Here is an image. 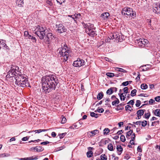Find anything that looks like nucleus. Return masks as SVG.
I'll list each match as a JSON object with an SVG mask.
<instances>
[{"instance_id": "obj_8", "label": "nucleus", "mask_w": 160, "mask_h": 160, "mask_svg": "<svg viewBox=\"0 0 160 160\" xmlns=\"http://www.w3.org/2000/svg\"><path fill=\"white\" fill-rule=\"evenodd\" d=\"M12 68L11 67V69L8 72V73H9L8 77L10 76L11 78H13L14 79L16 80L15 77H17L18 74L16 73V68Z\"/></svg>"}, {"instance_id": "obj_21", "label": "nucleus", "mask_w": 160, "mask_h": 160, "mask_svg": "<svg viewBox=\"0 0 160 160\" xmlns=\"http://www.w3.org/2000/svg\"><path fill=\"white\" fill-rule=\"evenodd\" d=\"M145 111V109H140L137 111L136 114L138 115L142 116L143 115Z\"/></svg>"}, {"instance_id": "obj_24", "label": "nucleus", "mask_w": 160, "mask_h": 160, "mask_svg": "<svg viewBox=\"0 0 160 160\" xmlns=\"http://www.w3.org/2000/svg\"><path fill=\"white\" fill-rule=\"evenodd\" d=\"M118 95L120 97V100L122 101L125 100L126 98V95H125V96L123 95V93H118Z\"/></svg>"}, {"instance_id": "obj_18", "label": "nucleus", "mask_w": 160, "mask_h": 160, "mask_svg": "<svg viewBox=\"0 0 160 160\" xmlns=\"http://www.w3.org/2000/svg\"><path fill=\"white\" fill-rule=\"evenodd\" d=\"M153 12L157 13H160V5H157L153 8Z\"/></svg>"}, {"instance_id": "obj_36", "label": "nucleus", "mask_w": 160, "mask_h": 160, "mask_svg": "<svg viewBox=\"0 0 160 160\" xmlns=\"http://www.w3.org/2000/svg\"><path fill=\"white\" fill-rule=\"evenodd\" d=\"M47 36V37H49L52 39L53 38H56L55 36L54 35H53V34L52 33H48Z\"/></svg>"}, {"instance_id": "obj_51", "label": "nucleus", "mask_w": 160, "mask_h": 160, "mask_svg": "<svg viewBox=\"0 0 160 160\" xmlns=\"http://www.w3.org/2000/svg\"><path fill=\"white\" fill-rule=\"evenodd\" d=\"M141 104V101L139 100H137L136 101V103L135 104V105L137 107H139Z\"/></svg>"}, {"instance_id": "obj_55", "label": "nucleus", "mask_w": 160, "mask_h": 160, "mask_svg": "<svg viewBox=\"0 0 160 160\" xmlns=\"http://www.w3.org/2000/svg\"><path fill=\"white\" fill-rule=\"evenodd\" d=\"M123 91L124 93L127 94L128 93V88L127 87H125L123 88Z\"/></svg>"}, {"instance_id": "obj_9", "label": "nucleus", "mask_w": 160, "mask_h": 160, "mask_svg": "<svg viewBox=\"0 0 160 160\" xmlns=\"http://www.w3.org/2000/svg\"><path fill=\"white\" fill-rule=\"evenodd\" d=\"M45 31L44 30L43 31H37L35 32V34H36L40 39H44V37L45 36Z\"/></svg>"}, {"instance_id": "obj_48", "label": "nucleus", "mask_w": 160, "mask_h": 160, "mask_svg": "<svg viewBox=\"0 0 160 160\" xmlns=\"http://www.w3.org/2000/svg\"><path fill=\"white\" fill-rule=\"evenodd\" d=\"M104 111V109L102 108H101L100 109H97L95 111V112H97L100 113H102Z\"/></svg>"}, {"instance_id": "obj_44", "label": "nucleus", "mask_w": 160, "mask_h": 160, "mask_svg": "<svg viewBox=\"0 0 160 160\" xmlns=\"http://www.w3.org/2000/svg\"><path fill=\"white\" fill-rule=\"evenodd\" d=\"M131 108V107L129 105H127L125 106V110L126 111L129 110V111H131L132 110V109H130Z\"/></svg>"}, {"instance_id": "obj_49", "label": "nucleus", "mask_w": 160, "mask_h": 160, "mask_svg": "<svg viewBox=\"0 0 160 160\" xmlns=\"http://www.w3.org/2000/svg\"><path fill=\"white\" fill-rule=\"evenodd\" d=\"M35 132L36 133H40V132H41V129H40L38 130H33L31 131H29L28 132L29 133H30L31 132Z\"/></svg>"}, {"instance_id": "obj_58", "label": "nucleus", "mask_w": 160, "mask_h": 160, "mask_svg": "<svg viewBox=\"0 0 160 160\" xmlns=\"http://www.w3.org/2000/svg\"><path fill=\"white\" fill-rule=\"evenodd\" d=\"M141 121H137L136 122H133V123L134 124H135L137 125H141Z\"/></svg>"}, {"instance_id": "obj_23", "label": "nucleus", "mask_w": 160, "mask_h": 160, "mask_svg": "<svg viewBox=\"0 0 160 160\" xmlns=\"http://www.w3.org/2000/svg\"><path fill=\"white\" fill-rule=\"evenodd\" d=\"M118 35V32H115L112 34L110 37H111V39H113L117 38Z\"/></svg>"}, {"instance_id": "obj_33", "label": "nucleus", "mask_w": 160, "mask_h": 160, "mask_svg": "<svg viewBox=\"0 0 160 160\" xmlns=\"http://www.w3.org/2000/svg\"><path fill=\"white\" fill-rule=\"evenodd\" d=\"M150 113L149 112L147 113H145L144 115V118H145L147 119H148L150 116Z\"/></svg>"}, {"instance_id": "obj_28", "label": "nucleus", "mask_w": 160, "mask_h": 160, "mask_svg": "<svg viewBox=\"0 0 160 160\" xmlns=\"http://www.w3.org/2000/svg\"><path fill=\"white\" fill-rule=\"evenodd\" d=\"M107 156L105 154H102L101 156V159H96V160H107Z\"/></svg>"}, {"instance_id": "obj_35", "label": "nucleus", "mask_w": 160, "mask_h": 160, "mask_svg": "<svg viewBox=\"0 0 160 160\" xmlns=\"http://www.w3.org/2000/svg\"><path fill=\"white\" fill-rule=\"evenodd\" d=\"M137 92V90L134 89L132 90L131 92V95L132 97H133L136 95V93Z\"/></svg>"}, {"instance_id": "obj_7", "label": "nucleus", "mask_w": 160, "mask_h": 160, "mask_svg": "<svg viewBox=\"0 0 160 160\" xmlns=\"http://www.w3.org/2000/svg\"><path fill=\"white\" fill-rule=\"evenodd\" d=\"M137 42L139 46L143 47L148 44L149 41L146 39L140 38L137 40Z\"/></svg>"}, {"instance_id": "obj_26", "label": "nucleus", "mask_w": 160, "mask_h": 160, "mask_svg": "<svg viewBox=\"0 0 160 160\" xmlns=\"http://www.w3.org/2000/svg\"><path fill=\"white\" fill-rule=\"evenodd\" d=\"M103 93L102 92H101L99 93L97 96V98L98 99L100 100H101L103 96Z\"/></svg>"}, {"instance_id": "obj_47", "label": "nucleus", "mask_w": 160, "mask_h": 160, "mask_svg": "<svg viewBox=\"0 0 160 160\" xmlns=\"http://www.w3.org/2000/svg\"><path fill=\"white\" fill-rule=\"evenodd\" d=\"M67 134L66 132H65L63 133H62L61 134H60L59 135V138L60 139H62Z\"/></svg>"}, {"instance_id": "obj_41", "label": "nucleus", "mask_w": 160, "mask_h": 160, "mask_svg": "<svg viewBox=\"0 0 160 160\" xmlns=\"http://www.w3.org/2000/svg\"><path fill=\"white\" fill-rule=\"evenodd\" d=\"M117 70L120 72H122L124 73H126L127 72L126 71L122 68H117Z\"/></svg>"}, {"instance_id": "obj_50", "label": "nucleus", "mask_w": 160, "mask_h": 160, "mask_svg": "<svg viewBox=\"0 0 160 160\" xmlns=\"http://www.w3.org/2000/svg\"><path fill=\"white\" fill-rule=\"evenodd\" d=\"M66 119L64 117L62 118V120L61 121V123L62 124H64L66 122Z\"/></svg>"}, {"instance_id": "obj_57", "label": "nucleus", "mask_w": 160, "mask_h": 160, "mask_svg": "<svg viewBox=\"0 0 160 160\" xmlns=\"http://www.w3.org/2000/svg\"><path fill=\"white\" fill-rule=\"evenodd\" d=\"M128 85V81H127L124 82L122 83V85L123 86H127Z\"/></svg>"}, {"instance_id": "obj_29", "label": "nucleus", "mask_w": 160, "mask_h": 160, "mask_svg": "<svg viewBox=\"0 0 160 160\" xmlns=\"http://www.w3.org/2000/svg\"><path fill=\"white\" fill-rule=\"evenodd\" d=\"M113 90H112V88H111L108 89L106 92V93L107 94H108L109 95L112 94L113 93Z\"/></svg>"}, {"instance_id": "obj_45", "label": "nucleus", "mask_w": 160, "mask_h": 160, "mask_svg": "<svg viewBox=\"0 0 160 160\" xmlns=\"http://www.w3.org/2000/svg\"><path fill=\"white\" fill-rule=\"evenodd\" d=\"M120 140L122 142H125L126 141V139L124 136L123 135H122L120 137Z\"/></svg>"}, {"instance_id": "obj_56", "label": "nucleus", "mask_w": 160, "mask_h": 160, "mask_svg": "<svg viewBox=\"0 0 160 160\" xmlns=\"http://www.w3.org/2000/svg\"><path fill=\"white\" fill-rule=\"evenodd\" d=\"M155 100L157 102H160V96H158L156 97L155 98Z\"/></svg>"}, {"instance_id": "obj_4", "label": "nucleus", "mask_w": 160, "mask_h": 160, "mask_svg": "<svg viewBox=\"0 0 160 160\" xmlns=\"http://www.w3.org/2000/svg\"><path fill=\"white\" fill-rule=\"evenodd\" d=\"M122 15H126L128 16H131L133 18L136 17V12L133 11L132 8L127 7L122 9Z\"/></svg>"}, {"instance_id": "obj_40", "label": "nucleus", "mask_w": 160, "mask_h": 160, "mask_svg": "<svg viewBox=\"0 0 160 160\" xmlns=\"http://www.w3.org/2000/svg\"><path fill=\"white\" fill-rule=\"evenodd\" d=\"M131 158L130 155L129 154H125L124 156V158L126 160H128Z\"/></svg>"}, {"instance_id": "obj_42", "label": "nucleus", "mask_w": 160, "mask_h": 160, "mask_svg": "<svg viewBox=\"0 0 160 160\" xmlns=\"http://www.w3.org/2000/svg\"><path fill=\"white\" fill-rule=\"evenodd\" d=\"M141 123H142V126L143 127H145L147 125V122L146 120H144L142 122L141 121Z\"/></svg>"}, {"instance_id": "obj_12", "label": "nucleus", "mask_w": 160, "mask_h": 160, "mask_svg": "<svg viewBox=\"0 0 160 160\" xmlns=\"http://www.w3.org/2000/svg\"><path fill=\"white\" fill-rule=\"evenodd\" d=\"M95 29H92L90 31V32L87 33L89 36L92 37H94L95 36L97 35V34L96 33V32L95 31Z\"/></svg>"}, {"instance_id": "obj_62", "label": "nucleus", "mask_w": 160, "mask_h": 160, "mask_svg": "<svg viewBox=\"0 0 160 160\" xmlns=\"http://www.w3.org/2000/svg\"><path fill=\"white\" fill-rule=\"evenodd\" d=\"M134 99L132 100H131L128 102L127 104H130L131 105H133L134 103Z\"/></svg>"}, {"instance_id": "obj_25", "label": "nucleus", "mask_w": 160, "mask_h": 160, "mask_svg": "<svg viewBox=\"0 0 160 160\" xmlns=\"http://www.w3.org/2000/svg\"><path fill=\"white\" fill-rule=\"evenodd\" d=\"M133 133V130H130L128 132H127L126 137L127 138L129 139V137L132 135V134Z\"/></svg>"}, {"instance_id": "obj_32", "label": "nucleus", "mask_w": 160, "mask_h": 160, "mask_svg": "<svg viewBox=\"0 0 160 160\" xmlns=\"http://www.w3.org/2000/svg\"><path fill=\"white\" fill-rule=\"evenodd\" d=\"M44 39L46 40V42H48V44H50V42L51 40H52V39L50 38L49 37H47V36L46 35Z\"/></svg>"}, {"instance_id": "obj_31", "label": "nucleus", "mask_w": 160, "mask_h": 160, "mask_svg": "<svg viewBox=\"0 0 160 160\" xmlns=\"http://www.w3.org/2000/svg\"><path fill=\"white\" fill-rule=\"evenodd\" d=\"M108 149L110 151H113V146L112 144V143H109L108 144Z\"/></svg>"}, {"instance_id": "obj_11", "label": "nucleus", "mask_w": 160, "mask_h": 160, "mask_svg": "<svg viewBox=\"0 0 160 160\" xmlns=\"http://www.w3.org/2000/svg\"><path fill=\"white\" fill-rule=\"evenodd\" d=\"M94 149V148H93L91 147H89L88 148V151L87 153V155L88 157L90 158L92 156L93 154V152L92 151V150Z\"/></svg>"}, {"instance_id": "obj_3", "label": "nucleus", "mask_w": 160, "mask_h": 160, "mask_svg": "<svg viewBox=\"0 0 160 160\" xmlns=\"http://www.w3.org/2000/svg\"><path fill=\"white\" fill-rule=\"evenodd\" d=\"M62 46L63 48H59L58 49L59 50V55L60 57H62L61 59H63L64 61H66L69 56V54L70 53V51L68 50H66V48H68V46L66 43H62Z\"/></svg>"}, {"instance_id": "obj_30", "label": "nucleus", "mask_w": 160, "mask_h": 160, "mask_svg": "<svg viewBox=\"0 0 160 160\" xmlns=\"http://www.w3.org/2000/svg\"><path fill=\"white\" fill-rule=\"evenodd\" d=\"M148 88V85L145 83H142L141 85V88L142 89H146Z\"/></svg>"}, {"instance_id": "obj_61", "label": "nucleus", "mask_w": 160, "mask_h": 160, "mask_svg": "<svg viewBox=\"0 0 160 160\" xmlns=\"http://www.w3.org/2000/svg\"><path fill=\"white\" fill-rule=\"evenodd\" d=\"M154 102H155V101L153 99H151L149 100V104L151 105V104H152Z\"/></svg>"}, {"instance_id": "obj_46", "label": "nucleus", "mask_w": 160, "mask_h": 160, "mask_svg": "<svg viewBox=\"0 0 160 160\" xmlns=\"http://www.w3.org/2000/svg\"><path fill=\"white\" fill-rule=\"evenodd\" d=\"M116 40H118L119 42H122L123 41L121 36H120V35L119 34L118 35V37L116 38Z\"/></svg>"}, {"instance_id": "obj_6", "label": "nucleus", "mask_w": 160, "mask_h": 160, "mask_svg": "<svg viewBox=\"0 0 160 160\" xmlns=\"http://www.w3.org/2000/svg\"><path fill=\"white\" fill-rule=\"evenodd\" d=\"M82 24L84 28L86 29L85 32L86 33L89 32L91 30L96 29L94 27V25L93 24L89 23H85L84 22L82 23Z\"/></svg>"}, {"instance_id": "obj_60", "label": "nucleus", "mask_w": 160, "mask_h": 160, "mask_svg": "<svg viewBox=\"0 0 160 160\" xmlns=\"http://www.w3.org/2000/svg\"><path fill=\"white\" fill-rule=\"evenodd\" d=\"M31 39L32 40L33 42H36L37 39L35 37L32 36V38H31Z\"/></svg>"}, {"instance_id": "obj_52", "label": "nucleus", "mask_w": 160, "mask_h": 160, "mask_svg": "<svg viewBox=\"0 0 160 160\" xmlns=\"http://www.w3.org/2000/svg\"><path fill=\"white\" fill-rule=\"evenodd\" d=\"M147 22L148 23V27L151 28V20L150 19H147Z\"/></svg>"}, {"instance_id": "obj_10", "label": "nucleus", "mask_w": 160, "mask_h": 160, "mask_svg": "<svg viewBox=\"0 0 160 160\" xmlns=\"http://www.w3.org/2000/svg\"><path fill=\"white\" fill-rule=\"evenodd\" d=\"M58 28V31L60 33H62L65 32L67 31V29L64 27L62 24H59L57 27Z\"/></svg>"}, {"instance_id": "obj_16", "label": "nucleus", "mask_w": 160, "mask_h": 160, "mask_svg": "<svg viewBox=\"0 0 160 160\" xmlns=\"http://www.w3.org/2000/svg\"><path fill=\"white\" fill-rule=\"evenodd\" d=\"M110 14L108 12H105L101 14V17L104 20H107Z\"/></svg>"}, {"instance_id": "obj_43", "label": "nucleus", "mask_w": 160, "mask_h": 160, "mask_svg": "<svg viewBox=\"0 0 160 160\" xmlns=\"http://www.w3.org/2000/svg\"><path fill=\"white\" fill-rule=\"evenodd\" d=\"M37 28L38 29L40 30L39 31H43V30L45 31L46 30L45 28H44L39 25L37 26Z\"/></svg>"}, {"instance_id": "obj_53", "label": "nucleus", "mask_w": 160, "mask_h": 160, "mask_svg": "<svg viewBox=\"0 0 160 160\" xmlns=\"http://www.w3.org/2000/svg\"><path fill=\"white\" fill-rule=\"evenodd\" d=\"M66 0H56L58 3H59L60 5L62 4L63 2H64Z\"/></svg>"}, {"instance_id": "obj_27", "label": "nucleus", "mask_w": 160, "mask_h": 160, "mask_svg": "<svg viewBox=\"0 0 160 160\" xmlns=\"http://www.w3.org/2000/svg\"><path fill=\"white\" fill-rule=\"evenodd\" d=\"M154 114L158 117H160V110L157 109L154 111Z\"/></svg>"}, {"instance_id": "obj_19", "label": "nucleus", "mask_w": 160, "mask_h": 160, "mask_svg": "<svg viewBox=\"0 0 160 160\" xmlns=\"http://www.w3.org/2000/svg\"><path fill=\"white\" fill-rule=\"evenodd\" d=\"M150 65L148 64L144 66H142L140 67V68L142 69V71H144L149 69L150 68Z\"/></svg>"}, {"instance_id": "obj_39", "label": "nucleus", "mask_w": 160, "mask_h": 160, "mask_svg": "<svg viewBox=\"0 0 160 160\" xmlns=\"http://www.w3.org/2000/svg\"><path fill=\"white\" fill-rule=\"evenodd\" d=\"M10 156V154H9L4 153L0 154V157L3 158L5 157H8L9 156Z\"/></svg>"}, {"instance_id": "obj_2", "label": "nucleus", "mask_w": 160, "mask_h": 160, "mask_svg": "<svg viewBox=\"0 0 160 160\" xmlns=\"http://www.w3.org/2000/svg\"><path fill=\"white\" fill-rule=\"evenodd\" d=\"M15 84L18 86L22 87H29V84L27 78L24 75L18 74L17 77H15Z\"/></svg>"}, {"instance_id": "obj_38", "label": "nucleus", "mask_w": 160, "mask_h": 160, "mask_svg": "<svg viewBox=\"0 0 160 160\" xmlns=\"http://www.w3.org/2000/svg\"><path fill=\"white\" fill-rule=\"evenodd\" d=\"M74 15V18H75V19H80L81 18V15L80 13H75Z\"/></svg>"}, {"instance_id": "obj_1", "label": "nucleus", "mask_w": 160, "mask_h": 160, "mask_svg": "<svg viewBox=\"0 0 160 160\" xmlns=\"http://www.w3.org/2000/svg\"><path fill=\"white\" fill-rule=\"evenodd\" d=\"M42 83L43 92L47 94L55 89L59 81L55 75L51 74L43 76Z\"/></svg>"}, {"instance_id": "obj_17", "label": "nucleus", "mask_w": 160, "mask_h": 160, "mask_svg": "<svg viewBox=\"0 0 160 160\" xmlns=\"http://www.w3.org/2000/svg\"><path fill=\"white\" fill-rule=\"evenodd\" d=\"M16 5L19 7H23V0H17L16 1Z\"/></svg>"}, {"instance_id": "obj_63", "label": "nucleus", "mask_w": 160, "mask_h": 160, "mask_svg": "<svg viewBox=\"0 0 160 160\" xmlns=\"http://www.w3.org/2000/svg\"><path fill=\"white\" fill-rule=\"evenodd\" d=\"M137 151L139 152H142V149L140 146H138L137 148Z\"/></svg>"}, {"instance_id": "obj_20", "label": "nucleus", "mask_w": 160, "mask_h": 160, "mask_svg": "<svg viewBox=\"0 0 160 160\" xmlns=\"http://www.w3.org/2000/svg\"><path fill=\"white\" fill-rule=\"evenodd\" d=\"M116 149L117 150L118 154L120 155L122 153L123 150L122 147L120 145H118Z\"/></svg>"}, {"instance_id": "obj_15", "label": "nucleus", "mask_w": 160, "mask_h": 160, "mask_svg": "<svg viewBox=\"0 0 160 160\" xmlns=\"http://www.w3.org/2000/svg\"><path fill=\"white\" fill-rule=\"evenodd\" d=\"M125 104L124 102H122L119 105L117 106V108H115V110L118 111L119 110H122L124 108L123 106H124Z\"/></svg>"}, {"instance_id": "obj_54", "label": "nucleus", "mask_w": 160, "mask_h": 160, "mask_svg": "<svg viewBox=\"0 0 160 160\" xmlns=\"http://www.w3.org/2000/svg\"><path fill=\"white\" fill-rule=\"evenodd\" d=\"M51 143L50 142L47 141L45 142H42L40 144L41 145H46L47 144H49Z\"/></svg>"}, {"instance_id": "obj_59", "label": "nucleus", "mask_w": 160, "mask_h": 160, "mask_svg": "<svg viewBox=\"0 0 160 160\" xmlns=\"http://www.w3.org/2000/svg\"><path fill=\"white\" fill-rule=\"evenodd\" d=\"M29 137H28L27 136L26 137H24L23 138L22 140L23 141H26L28 140V139L29 138Z\"/></svg>"}, {"instance_id": "obj_34", "label": "nucleus", "mask_w": 160, "mask_h": 160, "mask_svg": "<svg viewBox=\"0 0 160 160\" xmlns=\"http://www.w3.org/2000/svg\"><path fill=\"white\" fill-rule=\"evenodd\" d=\"M106 75L108 77L111 78L114 76V74L112 72H108L106 73Z\"/></svg>"}, {"instance_id": "obj_22", "label": "nucleus", "mask_w": 160, "mask_h": 160, "mask_svg": "<svg viewBox=\"0 0 160 160\" xmlns=\"http://www.w3.org/2000/svg\"><path fill=\"white\" fill-rule=\"evenodd\" d=\"M99 131L98 130L96 129L92 131L91 132H88V134H89V133H92V135H91V137L95 135V134L98 133Z\"/></svg>"}, {"instance_id": "obj_64", "label": "nucleus", "mask_w": 160, "mask_h": 160, "mask_svg": "<svg viewBox=\"0 0 160 160\" xmlns=\"http://www.w3.org/2000/svg\"><path fill=\"white\" fill-rule=\"evenodd\" d=\"M29 35L28 31H26L24 32V35L25 37H28Z\"/></svg>"}, {"instance_id": "obj_5", "label": "nucleus", "mask_w": 160, "mask_h": 160, "mask_svg": "<svg viewBox=\"0 0 160 160\" xmlns=\"http://www.w3.org/2000/svg\"><path fill=\"white\" fill-rule=\"evenodd\" d=\"M84 61L81 58H78L76 61H74L73 63V65L75 67H80L85 64Z\"/></svg>"}, {"instance_id": "obj_14", "label": "nucleus", "mask_w": 160, "mask_h": 160, "mask_svg": "<svg viewBox=\"0 0 160 160\" xmlns=\"http://www.w3.org/2000/svg\"><path fill=\"white\" fill-rule=\"evenodd\" d=\"M31 149L36 150V151L38 152H40L44 150V148L42 146H37L35 147L32 148Z\"/></svg>"}, {"instance_id": "obj_37", "label": "nucleus", "mask_w": 160, "mask_h": 160, "mask_svg": "<svg viewBox=\"0 0 160 160\" xmlns=\"http://www.w3.org/2000/svg\"><path fill=\"white\" fill-rule=\"evenodd\" d=\"M103 132L104 135H107L109 133L110 130L108 128H105L104 129Z\"/></svg>"}, {"instance_id": "obj_13", "label": "nucleus", "mask_w": 160, "mask_h": 160, "mask_svg": "<svg viewBox=\"0 0 160 160\" xmlns=\"http://www.w3.org/2000/svg\"><path fill=\"white\" fill-rule=\"evenodd\" d=\"M38 157L35 156H32L30 157L25 158H21L19 159V160H34L38 159Z\"/></svg>"}]
</instances>
